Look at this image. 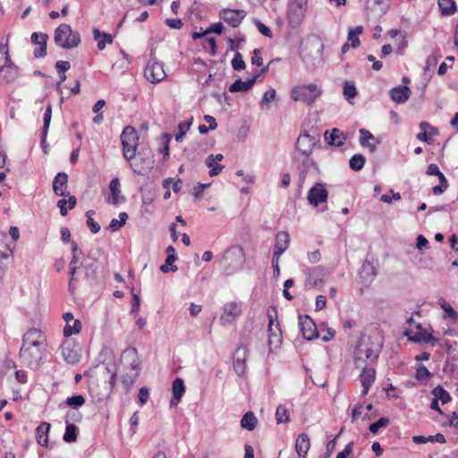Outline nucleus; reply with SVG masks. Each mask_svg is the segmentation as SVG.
<instances>
[{
	"label": "nucleus",
	"mask_w": 458,
	"mask_h": 458,
	"mask_svg": "<svg viewBox=\"0 0 458 458\" xmlns=\"http://www.w3.org/2000/svg\"><path fill=\"white\" fill-rule=\"evenodd\" d=\"M383 346L382 338L378 334L362 336L354 351L356 367L374 366Z\"/></svg>",
	"instance_id": "nucleus-1"
},
{
	"label": "nucleus",
	"mask_w": 458,
	"mask_h": 458,
	"mask_svg": "<svg viewBox=\"0 0 458 458\" xmlns=\"http://www.w3.org/2000/svg\"><path fill=\"white\" fill-rule=\"evenodd\" d=\"M54 41L59 47L72 49L80 45L81 35L78 31H73L70 25L62 23L55 30Z\"/></svg>",
	"instance_id": "nucleus-2"
},
{
	"label": "nucleus",
	"mask_w": 458,
	"mask_h": 458,
	"mask_svg": "<svg viewBox=\"0 0 458 458\" xmlns=\"http://www.w3.org/2000/svg\"><path fill=\"white\" fill-rule=\"evenodd\" d=\"M122 360L129 369V371L122 376V384L129 390L139 376L140 361L135 349L125 350Z\"/></svg>",
	"instance_id": "nucleus-3"
},
{
	"label": "nucleus",
	"mask_w": 458,
	"mask_h": 458,
	"mask_svg": "<svg viewBox=\"0 0 458 458\" xmlns=\"http://www.w3.org/2000/svg\"><path fill=\"white\" fill-rule=\"evenodd\" d=\"M323 90L315 83L294 86L291 90V98L301 101L309 106L313 105L322 95Z\"/></svg>",
	"instance_id": "nucleus-4"
},
{
	"label": "nucleus",
	"mask_w": 458,
	"mask_h": 458,
	"mask_svg": "<svg viewBox=\"0 0 458 458\" xmlns=\"http://www.w3.org/2000/svg\"><path fill=\"white\" fill-rule=\"evenodd\" d=\"M125 159L129 161L132 171L140 175L147 174L153 168L154 156L148 148L142 149L138 154L135 152L134 157Z\"/></svg>",
	"instance_id": "nucleus-5"
},
{
	"label": "nucleus",
	"mask_w": 458,
	"mask_h": 458,
	"mask_svg": "<svg viewBox=\"0 0 458 458\" xmlns=\"http://www.w3.org/2000/svg\"><path fill=\"white\" fill-rule=\"evenodd\" d=\"M46 347L43 346H31L22 344L20 349V360L21 362L30 368L36 369L40 364V360L43 358Z\"/></svg>",
	"instance_id": "nucleus-6"
},
{
	"label": "nucleus",
	"mask_w": 458,
	"mask_h": 458,
	"mask_svg": "<svg viewBox=\"0 0 458 458\" xmlns=\"http://www.w3.org/2000/svg\"><path fill=\"white\" fill-rule=\"evenodd\" d=\"M121 141L123 157H134L139 142V136L136 130L131 126H126L121 133Z\"/></svg>",
	"instance_id": "nucleus-7"
},
{
	"label": "nucleus",
	"mask_w": 458,
	"mask_h": 458,
	"mask_svg": "<svg viewBox=\"0 0 458 458\" xmlns=\"http://www.w3.org/2000/svg\"><path fill=\"white\" fill-rule=\"evenodd\" d=\"M407 322L410 325L414 323L412 318H410ZM404 335L408 337L409 340L414 343H431L437 342V339L432 336V335L424 329L420 324H415L414 327L411 326V327L405 331Z\"/></svg>",
	"instance_id": "nucleus-8"
},
{
	"label": "nucleus",
	"mask_w": 458,
	"mask_h": 458,
	"mask_svg": "<svg viewBox=\"0 0 458 458\" xmlns=\"http://www.w3.org/2000/svg\"><path fill=\"white\" fill-rule=\"evenodd\" d=\"M144 76L153 84L162 81L166 77L163 64L151 58L144 70Z\"/></svg>",
	"instance_id": "nucleus-9"
},
{
	"label": "nucleus",
	"mask_w": 458,
	"mask_h": 458,
	"mask_svg": "<svg viewBox=\"0 0 458 458\" xmlns=\"http://www.w3.org/2000/svg\"><path fill=\"white\" fill-rule=\"evenodd\" d=\"M307 11V0H289L287 16L289 21L298 25Z\"/></svg>",
	"instance_id": "nucleus-10"
},
{
	"label": "nucleus",
	"mask_w": 458,
	"mask_h": 458,
	"mask_svg": "<svg viewBox=\"0 0 458 458\" xmlns=\"http://www.w3.org/2000/svg\"><path fill=\"white\" fill-rule=\"evenodd\" d=\"M242 304L237 301H230L225 304L220 322L223 326L233 324L242 315Z\"/></svg>",
	"instance_id": "nucleus-11"
},
{
	"label": "nucleus",
	"mask_w": 458,
	"mask_h": 458,
	"mask_svg": "<svg viewBox=\"0 0 458 458\" xmlns=\"http://www.w3.org/2000/svg\"><path fill=\"white\" fill-rule=\"evenodd\" d=\"M328 192L325 185L321 182H316L309 191L307 199L313 207H318L319 204L327 200Z\"/></svg>",
	"instance_id": "nucleus-12"
},
{
	"label": "nucleus",
	"mask_w": 458,
	"mask_h": 458,
	"mask_svg": "<svg viewBox=\"0 0 458 458\" xmlns=\"http://www.w3.org/2000/svg\"><path fill=\"white\" fill-rule=\"evenodd\" d=\"M246 16L244 10L223 9L219 13V17L233 28H237Z\"/></svg>",
	"instance_id": "nucleus-13"
},
{
	"label": "nucleus",
	"mask_w": 458,
	"mask_h": 458,
	"mask_svg": "<svg viewBox=\"0 0 458 458\" xmlns=\"http://www.w3.org/2000/svg\"><path fill=\"white\" fill-rule=\"evenodd\" d=\"M249 351L246 346H239L233 354V369L238 376H243L246 370V360Z\"/></svg>",
	"instance_id": "nucleus-14"
},
{
	"label": "nucleus",
	"mask_w": 458,
	"mask_h": 458,
	"mask_svg": "<svg viewBox=\"0 0 458 458\" xmlns=\"http://www.w3.org/2000/svg\"><path fill=\"white\" fill-rule=\"evenodd\" d=\"M274 314H276V311L274 310L273 312L268 310L267 311V317H268V344L272 345L275 344L276 345L281 343V329L279 327V323L276 321V318L275 319Z\"/></svg>",
	"instance_id": "nucleus-15"
},
{
	"label": "nucleus",
	"mask_w": 458,
	"mask_h": 458,
	"mask_svg": "<svg viewBox=\"0 0 458 458\" xmlns=\"http://www.w3.org/2000/svg\"><path fill=\"white\" fill-rule=\"evenodd\" d=\"M22 344L46 347V338L41 330L38 328L29 329L22 336Z\"/></svg>",
	"instance_id": "nucleus-16"
},
{
	"label": "nucleus",
	"mask_w": 458,
	"mask_h": 458,
	"mask_svg": "<svg viewBox=\"0 0 458 458\" xmlns=\"http://www.w3.org/2000/svg\"><path fill=\"white\" fill-rule=\"evenodd\" d=\"M300 327L303 337L307 340H312L319 337L318 330L314 321L309 316H300Z\"/></svg>",
	"instance_id": "nucleus-17"
},
{
	"label": "nucleus",
	"mask_w": 458,
	"mask_h": 458,
	"mask_svg": "<svg viewBox=\"0 0 458 458\" xmlns=\"http://www.w3.org/2000/svg\"><path fill=\"white\" fill-rule=\"evenodd\" d=\"M19 74V68L13 62L11 64H0V85L14 81Z\"/></svg>",
	"instance_id": "nucleus-18"
},
{
	"label": "nucleus",
	"mask_w": 458,
	"mask_h": 458,
	"mask_svg": "<svg viewBox=\"0 0 458 458\" xmlns=\"http://www.w3.org/2000/svg\"><path fill=\"white\" fill-rule=\"evenodd\" d=\"M316 144L315 138L308 133L301 134L298 137L296 141V148L304 156H310Z\"/></svg>",
	"instance_id": "nucleus-19"
},
{
	"label": "nucleus",
	"mask_w": 458,
	"mask_h": 458,
	"mask_svg": "<svg viewBox=\"0 0 458 458\" xmlns=\"http://www.w3.org/2000/svg\"><path fill=\"white\" fill-rule=\"evenodd\" d=\"M358 369H361L362 372L360 374V381L362 385V394H367L369 387L375 381L376 370L373 366H364V367H357Z\"/></svg>",
	"instance_id": "nucleus-20"
},
{
	"label": "nucleus",
	"mask_w": 458,
	"mask_h": 458,
	"mask_svg": "<svg viewBox=\"0 0 458 458\" xmlns=\"http://www.w3.org/2000/svg\"><path fill=\"white\" fill-rule=\"evenodd\" d=\"M306 288H314L319 283L323 281L325 273L324 269L321 267H315L312 268H309L306 271Z\"/></svg>",
	"instance_id": "nucleus-21"
},
{
	"label": "nucleus",
	"mask_w": 458,
	"mask_h": 458,
	"mask_svg": "<svg viewBox=\"0 0 458 458\" xmlns=\"http://www.w3.org/2000/svg\"><path fill=\"white\" fill-rule=\"evenodd\" d=\"M290 236L284 231L278 232L276 235V244L274 248L275 256H281L289 247Z\"/></svg>",
	"instance_id": "nucleus-22"
},
{
	"label": "nucleus",
	"mask_w": 458,
	"mask_h": 458,
	"mask_svg": "<svg viewBox=\"0 0 458 458\" xmlns=\"http://www.w3.org/2000/svg\"><path fill=\"white\" fill-rule=\"evenodd\" d=\"M120 181L118 178H114L109 183L110 196L107 199V202L117 205L120 202H123L125 198L121 194Z\"/></svg>",
	"instance_id": "nucleus-23"
},
{
	"label": "nucleus",
	"mask_w": 458,
	"mask_h": 458,
	"mask_svg": "<svg viewBox=\"0 0 458 458\" xmlns=\"http://www.w3.org/2000/svg\"><path fill=\"white\" fill-rule=\"evenodd\" d=\"M411 96V89L407 86H398L390 90L391 99L398 104L405 103Z\"/></svg>",
	"instance_id": "nucleus-24"
},
{
	"label": "nucleus",
	"mask_w": 458,
	"mask_h": 458,
	"mask_svg": "<svg viewBox=\"0 0 458 458\" xmlns=\"http://www.w3.org/2000/svg\"><path fill=\"white\" fill-rule=\"evenodd\" d=\"M185 392L184 382L182 378L177 377L173 382V397L170 401L171 407H176Z\"/></svg>",
	"instance_id": "nucleus-25"
},
{
	"label": "nucleus",
	"mask_w": 458,
	"mask_h": 458,
	"mask_svg": "<svg viewBox=\"0 0 458 458\" xmlns=\"http://www.w3.org/2000/svg\"><path fill=\"white\" fill-rule=\"evenodd\" d=\"M68 176L65 173H58L53 182V190L58 196H66Z\"/></svg>",
	"instance_id": "nucleus-26"
},
{
	"label": "nucleus",
	"mask_w": 458,
	"mask_h": 458,
	"mask_svg": "<svg viewBox=\"0 0 458 458\" xmlns=\"http://www.w3.org/2000/svg\"><path fill=\"white\" fill-rule=\"evenodd\" d=\"M259 78V74H255L252 78L247 81L236 80L229 88L230 92H245L248 91L255 84Z\"/></svg>",
	"instance_id": "nucleus-27"
},
{
	"label": "nucleus",
	"mask_w": 458,
	"mask_h": 458,
	"mask_svg": "<svg viewBox=\"0 0 458 458\" xmlns=\"http://www.w3.org/2000/svg\"><path fill=\"white\" fill-rule=\"evenodd\" d=\"M325 139L329 145L341 147L344 145L346 137L342 131L335 128L331 131V132L327 131L325 132Z\"/></svg>",
	"instance_id": "nucleus-28"
},
{
	"label": "nucleus",
	"mask_w": 458,
	"mask_h": 458,
	"mask_svg": "<svg viewBox=\"0 0 458 458\" xmlns=\"http://www.w3.org/2000/svg\"><path fill=\"white\" fill-rule=\"evenodd\" d=\"M389 7L390 0H369L367 4V9L377 15L386 13Z\"/></svg>",
	"instance_id": "nucleus-29"
},
{
	"label": "nucleus",
	"mask_w": 458,
	"mask_h": 458,
	"mask_svg": "<svg viewBox=\"0 0 458 458\" xmlns=\"http://www.w3.org/2000/svg\"><path fill=\"white\" fill-rule=\"evenodd\" d=\"M310 448V437L306 433H301L298 436L295 443V450L298 454L307 455Z\"/></svg>",
	"instance_id": "nucleus-30"
},
{
	"label": "nucleus",
	"mask_w": 458,
	"mask_h": 458,
	"mask_svg": "<svg viewBox=\"0 0 458 458\" xmlns=\"http://www.w3.org/2000/svg\"><path fill=\"white\" fill-rule=\"evenodd\" d=\"M50 430V424L47 422L40 423L36 429L37 442L42 446H47L48 444V432Z\"/></svg>",
	"instance_id": "nucleus-31"
},
{
	"label": "nucleus",
	"mask_w": 458,
	"mask_h": 458,
	"mask_svg": "<svg viewBox=\"0 0 458 458\" xmlns=\"http://www.w3.org/2000/svg\"><path fill=\"white\" fill-rule=\"evenodd\" d=\"M93 38L98 41V48L99 50H104L106 44L113 43V37L108 33H103L99 31L98 29L93 30Z\"/></svg>",
	"instance_id": "nucleus-32"
},
{
	"label": "nucleus",
	"mask_w": 458,
	"mask_h": 458,
	"mask_svg": "<svg viewBox=\"0 0 458 458\" xmlns=\"http://www.w3.org/2000/svg\"><path fill=\"white\" fill-rule=\"evenodd\" d=\"M235 258L239 262L244 261V250L240 245L232 246L224 254L223 259Z\"/></svg>",
	"instance_id": "nucleus-33"
},
{
	"label": "nucleus",
	"mask_w": 458,
	"mask_h": 458,
	"mask_svg": "<svg viewBox=\"0 0 458 458\" xmlns=\"http://www.w3.org/2000/svg\"><path fill=\"white\" fill-rule=\"evenodd\" d=\"M13 63L9 52V35L0 43V64Z\"/></svg>",
	"instance_id": "nucleus-34"
},
{
	"label": "nucleus",
	"mask_w": 458,
	"mask_h": 458,
	"mask_svg": "<svg viewBox=\"0 0 458 458\" xmlns=\"http://www.w3.org/2000/svg\"><path fill=\"white\" fill-rule=\"evenodd\" d=\"M438 6L444 16L453 15L456 10L454 0H438Z\"/></svg>",
	"instance_id": "nucleus-35"
},
{
	"label": "nucleus",
	"mask_w": 458,
	"mask_h": 458,
	"mask_svg": "<svg viewBox=\"0 0 458 458\" xmlns=\"http://www.w3.org/2000/svg\"><path fill=\"white\" fill-rule=\"evenodd\" d=\"M258 423V420L253 412L248 411L246 412L241 420V426L249 431L253 430Z\"/></svg>",
	"instance_id": "nucleus-36"
},
{
	"label": "nucleus",
	"mask_w": 458,
	"mask_h": 458,
	"mask_svg": "<svg viewBox=\"0 0 458 458\" xmlns=\"http://www.w3.org/2000/svg\"><path fill=\"white\" fill-rule=\"evenodd\" d=\"M438 303L442 310L445 311L444 318H451L454 321L458 320V313L453 309V307L443 298L439 299Z\"/></svg>",
	"instance_id": "nucleus-37"
},
{
	"label": "nucleus",
	"mask_w": 458,
	"mask_h": 458,
	"mask_svg": "<svg viewBox=\"0 0 458 458\" xmlns=\"http://www.w3.org/2000/svg\"><path fill=\"white\" fill-rule=\"evenodd\" d=\"M62 355L64 359L70 364H74L79 361V355L77 352L70 348V344H64L62 346Z\"/></svg>",
	"instance_id": "nucleus-38"
},
{
	"label": "nucleus",
	"mask_w": 458,
	"mask_h": 458,
	"mask_svg": "<svg viewBox=\"0 0 458 458\" xmlns=\"http://www.w3.org/2000/svg\"><path fill=\"white\" fill-rule=\"evenodd\" d=\"M193 117H191L189 120L183 121L178 125V132L175 134L174 139L177 142L182 141L185 134L190 130L192 124Z\"/></svg>",
	"instance_id": "nucleus-39"
},
{
	"label": "nucleus",
	"mask_w": 458,
	"mask_h": 458,
	"mask_svg": "<svg viewBox=\"0 0 458 458\" xmlns=\"http://www.w3.org/2000/svg\"><path fill=\"white\" fill-rule=\"evenodd\" d=\"M363 31L362 26H357L354 29H351L348 32V40L351 41V46L354 48L358 47L360 44L358 36Z\"/></svg>",
	"instance_id": "nucleus-40"
},
{
	"label": "nucleus",
	"mask_w": 458,
	"mask_h": 458,
	"mask_svg": "<svg viewBox=\"0 0 458 458\" xmlns=\"http://www.w3.org/2000/svg\"><path fill=\"white\" fill-rule=\"evenodd\" d=\"M52 117V106L50 104L47 105L45 114H44V124L42 128V144H44L45 140H47V135L48 131V128L50 125Z\"/></svg>",
	"instance_id": "nucleus-41"
},
{
	"label": "nucleus",
	"mask_w": 458,
	"mask_h": 458,
	"mask_svg": "<svg viewBox=\"0 0 458 458\" xmlns=\"http://www.w3.org/2000/svg\"><path fill=\"white\" fill-rule=\"evenodd\" d=\"M276 419L278 424L287 423L290 420L289 410L286 408L285 405H278L276 411Z\"/></svg>",
	"instance_id": "nucleus-42"
},
{
	"label": "nucleus",
	"mask_w": 458,
	"mask_h": 458,
	"mask_svg": "<svg viewBox=\"0 0 458 458\" xmlns=\"http://www.w3.org/2000/svg\"><path fill=\"white\" fill-rule=\"evenodd\" d=\"M358 94L355 84L353 81H345L344 85V96L345 99L351 103V100L354 98Z\"/></svg>",
	"instance_id": "nucleus-43"
},
{
	"label": "nucleus",
	"mask_w": 458,
	"mask_h": 458,
	"mask_svg": "<svg viewBox=\"0 0 458 458\" xmlns=\"http://www.w3.org/2000/svg\"><path fill=\"white\" fill-rule=\"evenodd\" d=\"M432 394L435 396V399L437 401L440 400L443 404L451 401L449 393L445 391L441 386H436L432 391Z\"/></svg>",
	"instance_id": "nucleus-44"
},
{
	"label": "nucleus",
	"mask_w": 458,
	"mask_h": 458,
	"mask_svg": "<svg viewBox=\"0 0 458 458\" xmlns=\"http://www.w3.org/2000/svg\"><path fill=\"white\" fill-rule=\"evenodd\" d=\"M81 322L79 319H77L69 325H65V327L64 328V335L65 337H69L72 335L79 334L81 332Z\"/></svg>",
	"instance_id": "nucleus-45"
},
{
	"label": "nucleus",
	"mask_w": 458,
	"mask_h": 458,
	"mask_svg": "<svg viewBox=\"0 0 458 458\" xmlns=\"http://www.w3.org/2000/svg\"><path fill=\"white\" fill-rule=\"evenodd\" d=\"M366 158L361 154L352 156L349 161L350 167L354 171H360L365 165Z\"/></svg>",
	"instance_id": "nucleus-46"
},
{
	"label": "nucleus",
	"mask_w": 458,
	"mask_h": 458,
	"mask_svg": "<svg viewBox=\"0 0 458 458\" xmlns=\"http://www.w3.org/2000/svg\"><path fill=\"white\" fill-rule=\"evenodd\" d=\"M359 132H360V144L362 147H369L370 148V151H374L375 150V146L369 144V140H373L374 136L369 131H367L366 129H360L359 131Z\"/></svg>",
	"instance_id": "nucleus-47"
},
{
	"label": "nucleus",
	"mask_w": 458,
	"mask_h": 458,
	"mask_svg": "<svg viewBox=\"0 0 458 458\" xmlns=\"http://www.w3.org/2000/svg\"><path fill=\"white\" fill-rule=\"evenodd\" d=\"M119 218H120L119 220H118V219H115V218H114V219H112V220H111V222H110V224H109V226H108V228H109L111 231H113V232L117 231V230H119L122 226H123V225H125L126 220H127V218H128V215H127V213H125V212H121V213L119 214Z\"/></svg>",
	"instance_id": "nucleus-48"
},
{
	"label": "nucleus",
	"mask_w": 458,
	"mask_h": 458,
	"mask_svg": "<svg viewBox=\"0 0 458 458\" xmlns=\"http://www.w3.org/2000/svg\"><path fill=\"white\" fill-rule=\"evenodd\" d=\"M177 259V256L176 255H168L166 257V259H165V264H163L161 267H160V270L163 272V273H168L169 271H173V272H175L178 270V267L177 266L175 265H173V263Z\"/></svg>",
	"instance_id": "nucleus-49"
},
{
	"label": "nucleus",
	"mask_w": 458,
	"mask_h": 458,
	"mask_svg": "<svg viewBox=\"0 0 458 458\" xmlns=\"http://www.w3.org/2000/svg\"><path fill=\"white\" fill-rule=\"evenodd\" d=\"M77 439V427L74 424H68L64 435V440L67 443H72Z\"/></svg>",
	"instance_id": "nucleus-50"
},
{
	"label": "nucleus",
	"mask_w": 458,
	"mask_h": 458,
	"mask_svg": "<svg viewBox=\"0 0 458 458\" xmlns=\"http://www.w3.org/2000/svg\"><path fill=\"white\" fill-rule=\"evenodd\" d=\"M49 37L47 34L42 35V40H40L38 48L34 50V56L37 58L44 57L47 55V42Z\"/></svg>",
	"instance_id": "nucleus-51"
},
{
	"label": "nucleus",
	"mask_w": 458,
	"mask_h": 458,
	"mask_svg": "<svg viewBox=\"0 0 458 458\" xmlns=\"http://www.w3.org/2000/svg\"><path fill=\"white\" fill-rule=\"evenodd\" d=\"M232 67L235 71H242L245 69V62L243 61V57L241 53L236 52L233 60H232Z\"/></svg>",
	"instance_id": "nucleus-52"
},
{
	"label": "nucleus",
	"mask_w": 458,
	"mask_h": 458,
	"mask_svg": "<svg viewBox=\"0 0 458 458\" xmlns=\"http://www.w3.org/2000/svg\"><path fill=\"white\" fill-rule=\"evenodd\" d=\"M85 398L82 395H73L66 399V404L72 407H81L84 404Z\"/></svg>",
	"instance_id": "nucleus-53"
},
{
	"label": "nucleus",
	"mask_w": 458,
	"mask_h": 458,
	"mask_svg": "<svg viewBox=\"0 0 458 458\" xmlns=\"http://www.w3.org/2000/svg\"><path fill=\"white\" fill-rule=\"evenodd\" d=\"M389 424L387 418H380L377 421L369 425V430L371 433L376 434L379 428L386 427Z\"/></svg>",
	"instance_id": "nucleus-54"
},
{
	"label": "nucleus",
	"mask_w": 458,
	"mask_h": 458,
	"mask_svg": "<svg viewBox=\"0 0 458 458\" xmlns=\"http://www.w3.org/2000/svg\"><path fill=\"white\" fill-rule=\"evenodd\" d=\"M13 251L10 246L6 247V251H0V269H4L6 267L5 261H7L11 257H13Z\"/></svg>",
	"instance_id": "nucleus-55"
},
{
	"label": "nucleus",
	"mask_w": 458,
	"mask_h": 458,
	"mask_svg": "<svg viewBox=\"0 0 458 458\" xmlns=\"http://www.w3.org/2000/svg\"><path fill=\"white\" fill-rule=\"evenodd\" d=\"M79 255H72V260L69 264L71 281L69 284V289L72 290V281L74 279V275L77 269L76 264L79 261Z\"/></svg>",
	"instance_id": "nucleus-56"
},
{
	"label": "nucleus",
	"mask_w": 458,
	"mask_h": 458,
	"mask_svg": "<svg viewBox=\"0 0 458 458\" xmlns=\"http://www.w3.org/2000/svg\"><path fill=\"white\" fill-rule=\"evenodd\" d=\"M431 377L430 372L424 365H420L416 371V377L419 380H427Z\"/></svg>",
	"instance_id": "nucleus-57"
},
{
	"label": "nucleus",
	"mask_w": 458,
	"mask_h": 458,
	"mask_svg": "<svg viewBox=\"0 0 458 458\" xmlns=\"http://www.w3.org/2000/svg\"><path fill=\"white\" fill-rule=\"evenodd\" d=\"M276 98V89H270L267 90L262 97L261 105L268 104L274 101Z\"/></svg>",
	"instance_id": "nucleus-58"
},
{
	"label": "nucleus",
	"mask_w": 458,
	"mask_h": 458,
	"mask_svg": "<svg viewBox=\"0 0 458 458\" xmlns=\"http://www.w3.org/2000/svg\"><path fill=\"white\" fill-rule=\"evenodd\" d=\"M255 24H256L258 30L263 36L268 37V38L272 37V32H271L270 29L267 26H266L264 23H262L260 21H256Z\"/></svg>",
	"instance_id": "nucleus-59"
},
{
	"label": "nucleus",
	"mask_w": 458,
	"mask_h": 458,
	"mask_svg": "<svg viewBox=\"0 0 458 458\" xmlns=\"http://www.w3.org/2000/svg\"><path fill=\"white\" fill-rule=\"evenodd\" d=\"M148 396V389L145 386L141 387L139 391V403L141 406L147 403Z\"/></svg>",
	"instance_id": "nucleus-60"
},
{
	"label": "nucleus",
	"mask_w": 458,
	"mask_h": 458,
	"mask_svg": "<svg viewBox=\"0 0 458 458\" xmlns=\"http://www.w3.org/2000/svg\"><path fill=\"white\" fill-rule=\"evenodd\" d=\"M353 449V443L350 442L347 444L344 447V449L338 453L336 455V458H348V456L352 453Z\"/></svg>",
	"instance_id": "nucleus-61"
},
{
	"label": "nucleus",
	"mask_w": 458,
	"mask_h": 458,
	"mask_svg": "<svg viewBox=\"0 0 458 458\" xmlns=\"http://www.w3.org/2000/svg\"><path fill=\"white\" fill-rule=\"evenodd\" d=\"M87 225L93 233H97L100 231V225L91 216H88Z\"/></svg>",
	"instance_id": "nucleus-62"
},
{
	"label": "nucleus",
	"mask_w": 458,
	"mask_h": 458,
	"mask_svg": "<svg viewBox=\"0 0 458 458\" xmlns=\"http://www.w3.org/2000/svg\"><path fill=\"white\" fill-rule=\"evenodd\" d=\"M55 68L58 73H63L71 68V64L68 61H57L55 64Z\"/></svg>",
	"instance_id": "nucleus-63"
},
{
	"label": "nucleus",
	"mask_w": 458,
	"mask_h": 458,
	"mask_svg": "<svg viewBox=\"0 0 458 458\" xmlns=\"http://www.w3.org/2000/svg\"><path fill=\"white\" fill-rule=\"evenodd\" d=\"M165 24L172 29H181L183 23L181 19H167Z\"/></svg>",
	"instance_id": "nucleus-64"
}]
</instances>
